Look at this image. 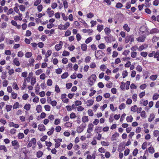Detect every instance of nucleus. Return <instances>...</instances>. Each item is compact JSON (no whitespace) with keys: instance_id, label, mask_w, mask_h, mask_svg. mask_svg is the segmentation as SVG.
Returning a JSON list of instances; mask_svg holds the SVG:
<instances>
[{"instance_id":"obj_28","label":"nucleus","mask_w":159,"mask_h":159,"mask_svg":"<svg viewBox=\"0 0 159 159\" xmlns=\"http://www.w3.org/2000/svg\"><path fill=\"white\" fill-rule=\"evenodd\" d=\"M52 52L51 50H48L45 54V57L48 58L51 55Z\"/></svg>"},{"instance_id":"obj_13","label":"nucleus","mask_w":159,"mask_h":159,"mask_svg":"<svg viewBox=\"0 0 159 159\" xmlns=\"http://www.w3.org/2000/svg\"><path fill=\"white\" fill-rule=\"evenodd\" d=\"M19 16H15L14 17V19L15 20H21L22 19V18H21V16H22V15L21 14L19 13Z\"/></svg>"},{"instance_id":"obj_64","label":"nucleus","mask_w":159,"mask_h":159,"mask_svg":"<svg viewBox=\"0 0 159 159\" xmlns=\"http://www.w3.org/2000/svg\"><path fill=\"white\" fill-rule=\"evenodd\" d=\"M17 56L19 57H22L24 56V53L21 51L18 52Z\"/></svg>"},{"instance_id":"obj_23","label":"nucleus","mask_w":159,"mask_h":159,"mask_svg":"<svg viewBox=\"0 0 159 159\" xmlns=\"http://www.w3.org/2000/svg\"><path fill=\"white\" fill-rule=\"evenodd\" d=\"M87 45L85 43L82 44L81 45V49L84 51H85L87 50Z\"/></svg>"},{"instance_id":"obj_36","label":"nucleus","mask_w":159,"mask_h":159,"mask_svg":"<svg viewBox=\"0 0 159 159\" xmlns=\"http://www.w3.org/2000/svg\"><path fill=\"white\" fill-rule=\"evenodd\" d=\"M159 95L157 93H155L153 95L152 99L153 100H156L159 98Z\"/></svg>"},{"instance_id":"obj_45","label":"nucleus","mask_w":159,"mask_h":159,"mask_svg":"<svg viewBox=\"0 0 159 159\" xmlns=\"http://www.w3.org/2000/svg\"><path fill=\"white\" fill-rule=\"evenodd\" d=\"M123 7V4L120 2H118L116 3V7L117 8H120Z\"/></svg>"},{"instance_id":"obj_21","label":"nucleus","mask_w":159,"mask_h":159,"mask_svg":"<svg viewBox=\"0 0 159 159\" xmlns=\"http://www.w3.org/2000/svg\"><path fill=\"white\" fill-rule=\"evenodd\" d=\"M157 77V75H152L150 77L149 79L152 80H155Z\"/></svg>"},{"instance_id":"obj_31","label":"nucleus","mask_w":159,"mask_h":159,"mask_svg":"<svg viewBox=\"0 0 159 159\" xmlns=\"http://www.w3.org/2000/svg\"><path fill=\"white\" fill-rule=\"evenodd\" d=\"M12 87L13 89L18 90L19 89V88L16 82H14L13 84Z\"/></svg>"},{"instance_id":"obj_46","label":"nucleus","mask_w":159,"mask_h":159,"mask_svg":"<svg viewBox=\"0 0 159 159\" xmlns=\"http://www.w3.org/2000/svg\"><path fill=\"white\" fill-rule=\"evenodd\" d=\"M140 55L141 56L145 57L148 55V53L146 52H142L140 53Z\"/></svg>"},{"instance_id":"obj_58","label":"nucleus","mask_w":159,"mask_h":159,"mask_svg":"<svg viewBox=\"0 0 159 159\" xmlns=\"http://www.w3.org/2000/svg\"><path fill=\"white\" fill-rule=\"evenodd\" d=\"M88 114L90 116H92L93 115V111L92 110L89 109L88 111Z\"/></svg>"},{"instance_id":"obj_55","label":"nucleus","mask_w":159,"mask_h":159,"mask_svg":"<svg viewBox=\"0 0 159 159\" xmlns=\"http://www.w3.org/2000/svg\"><path fill=\"white\" fill-rule=\"evenodd\" d=\"M153 135L155 137H157L159 135V131L157 130H156L153 132Z\"/></svg>"},{"instance_id":"obj_7","label":"nucleus","mask_w":159,"mask_h":159,"mask_svg":"<svg viewBox=\"0 0 159 159\" xmlns=\"http://www.w3.org/2000/svg\"><path fill=\"white\" fill-rule=\"evenodd\" d=\"M61 43H62L61 41L60 42L59 44L56 45L55 46V48L57 51L60 50L62 48V45L61 44Z\"/></svg>"},{"instance_id":"obj_30","label":"nucleus","mask_w":159,"mask_h":159,"mask_svg":"<svg viewBox=\"0 0 159 159\" xmlns=\"http://www.w3.org/2000/svg\"><path fill=\"white\" fill-rule=\"evenodd\" d=\"M65 27L64 26V25L60 24V25H59L58 27V28L61 30H66V28H65Z\"/></svg>"},{"instance_id":"obj_57","label":"nucleus","mask_w":159,"mask_h":159,"mask_svg":"<svg viewBox=\"0 0 159 159\" xmlns=\"http://www.w3.org/2000/svg\"><path fill=\"white\" fill-rule=\"evenodd\" d=\"M159 39V38L155 36L153 37L152 41L153 43L156 42Z\"/></svg>"},{"instance_id":"obj_8","label":"nucleus","mask_w":159,"mask_h":159,"mask_svg":"<svg viewBox=\"0 0 159 159\" xmlns=\"http://www.w3.org/2000/svg\"><path fill=\"white\" fill-rule=\"evenodd\" d=\"M145 38V36L144 35H143L141 37H139L138 38H137V39L139 42H143L144 41Z\"/></svg>"},{"instance_id":"obj_60","label":"nucleus","mask_w":159,"mask_h":159,"mask_svg":"<svg viewBox=\"0 0 159 159\" xmlns=\"http://www.w3.org/2000/svg\"><path fill=\"white\" fill-rule=\"evenodd\" d=\"M129 52L130 51L129 50H125L123 52L122 54L125 56H127L129 54Z\"/></svg>"},{"instance_id":"obj_12","label":"nucleus","mask_w":159,"mask_h":159,"mask_svg":"<svg viewBox=\"0 0 159 159\" xmlns=\"http://www.w3.org/2000/svg\"><path fill=\"white\" fill-rule=\"evenodd\" d=\"M94 101L92 99H90L87 100L86 103L88 106H90L92 105Z\"/></svg>"},{"instance_id":"obj_15","label":"nucleus","mask_w":159,"mask_h":159,"mask_svg":"<svg viewBox=\"0 0 159 159\" xmlns=\"http://www.w3.org/2000/svg\"><path fill=\"white\" fill-rule=\"evenodd\" d=\"M148 100L143 101V100H141L140 101V103L142 105H143L144 106H146L148 104Z\"/></svg>"},{"instance_id":"obj_18","label":"nucleus","mask_w":159,"mask_h":159,"mask_svg":"<svg viewBox=\"0 0 159 159\" xmlns=\"http://www.w3.org/2000/svg\"><path fill=\"white\" fill-rule=\"evenodd\" d=\"M104 31L107 35H108L111 33V30L108 27H106L104 29Z\"/></svg>"},{"instance_id":"obj_49","label":"nucleus","mask_w":159,"mask_h":159,"mask_svg":"<svg viewBox=\"0 0 159 159\" xmlns=\"http://www.w3.org/2000/svg\"><path fill=\"white\" fill-rule=\"evenodd\" d=\"M45 110L47 111H49L50 110L51 107L49 105H46L44 106Z\"/></svg>"},{"instance_id":"obj_27","label":"nucleus","mask_w":159,"mask_h":159,"mask_svg":"<svg viewBox=\"0 0 159 159\" xmlns=\"http://www.w3.org/2000/svg\"><path fill=\"white\" fill-rule=\"evenodd\" d=\"M126 120L128 122H131L133 120V118L132 116H127L126 117Z\"/></svg>"},{"instance_id":"obj_52","label":"nucleus","mask_w":159,"mask_h":159,"mask_svg":"<svg viewBox=\"0 0 159 159\" xmlns=\"http://www.w3.org/2000/svg\"><path fill=\"white\" fill-rule=\"evenodd\" d=\"M18 137L19 139H22L24 137V134L23 133H19L18 134Z\"/></svg>"},{"instance_id":"obj_38","label":"nucleus","mask_w":159,"mask_h":159,"mask_svg":"<svg viewBox=\"0 0 159 159\" xmlns=\"http://www.w3.org/2000/svg\"><path fill=\"white\" fill-rule=\"evenodd\" d=\"M125 104L124 103H122L119 107V108L121 110L123 109H124L125 107Z\"/></svg>"},{"instance_id":"obj_2","label":"nucleus","mask_w":159,"mask_h":159,"mask_svg":"<svg viewBox=\"0 0 159 159\" xmlns=\"http://www.w3.org/2000/svg\"><path fill=\"white\" fill-rule=\"evenodd\" d=\"M95 56L97 59H100L105 55V53L102 50H99L95 52Z\"/></svg>"},{"instance_id":"obj_33","label":"nucleus","mask_w":159,"mask_h":159,"mask_svg":"<svg viewBox=\"0 0 159 159\" xmlns=\"http://www.w3.org/2000/svg\"><path fill=\"white\" fill-rule=\"evenodd\" d=\"M32 56V53L31 52H27L25 54L26 57L29 58L31 57Z\"/></svg>"},{"instance_id":"obj_20","label":"nucleus","mask_w":159,"mask_h":159,"mask_svg":"<svg viewBox=\"0 0 159 159\" xmlns=\"http://www.w3.org/2000/svg\"><path fill=\"white\" fill-rule=\"evenodd\" d=\"M36 110L38 113L41 112L42 111V106L41 105H38L36 107Z\"/></svg>"},{"instance_id":"obj_56","label":"nucleus","mask_w":159,"mask_h":159,"mask_svg":"<svg viewBox=\"0 0 159 159\" xmlns=\"http://www.w3.org/2000/svg\"><path fill=\"white\" fill-rule=\"evenodd\" d=\"M136 70L139 72H141L142 70V68L141 66L138 65L136 68Z\"/></svg>"},{"instance_id":"obj_51","label":"nucleus","mask_w":159,"mask_h":159,"mask_svg":"<svg viewBox=\"0 0 159 159\" xmlns=\"http://www.w3.org/2000/svg\"><path fill=\"white\" fill-rule=\"evenodd\" d=\"M47 13L48 14V16L49 17H51L53 15L54 12L53 11H47Z\"/></svg>"},{"instance_id":"obj_41","label":"nucleus","mask_w":159,"mask_h":159,"mask_svg":"<svg viewBox=\"0 0 159 159\" xmlns=\"http://www.w3.org/2000/svg\"><path fill=\"white\" fill-rule=\"evenodd\" d=\"M69 54L70 53L69 52L65 50L63 51L62 55L63 56H69Z\"/></svg>"},{"instance_id":"obj_62","label":"nucleus","mask_w":159,"mask_h":159,"mask_svg":"<svg viewBox=\"0 0 159 159\" xmlns=\"http://www.w3.org/2000/svg\"><path fill=\"white\" fill-rule=\"evenodd\" d=\"M57 104V102L55 100L52 101L50 102V104L53 107L56 106Z\"/></svg>"},{"instance_id":"obj_19","label":"nucleus","mask_w":159,"mask_h":159,"mask_svg":"<svg viewBox=\"0 0 159 159\" xmlns=\"http://www.w3.org/2000/svg\"><path fill=\"white\" fill-rule=\"evenodd\" d=\"M123 27L124 29L125 30L127 31V32H128L130 31V29L128 26L127 24H125L124 25Z\"/></svg>"},{"instance_id":"obj_32","label":"nucleus","mask_w":159,"mask_h":159,"mask_svg":"<svg viewBox=\"0 0 159 159\" xmlns=\"http://www.w3.org/2000/svg\"><path fill=\"white\" fill-rule=\"evenodd\" d=\"M24 108L27 110H29L30 108V104H26L24 107Z\"/></svg>"},{"instance_id":"obj_47","label":"nucleus","mask_w":159,"mask_h":159,"mask_svg":"<svg viewBox=\"0 0 159 159\" xmlns=\"http://www.w3.org/2000/svg\"><path fill=\"white\" fill-rule=\"evenodd\" d=\"M19 103L18 102H16L13 105V109H17L19 107Z\"/></svg>"},{"instance_id":"obj_3","label":"nucleus","mask_w":159,"mask_h":159,"mask_svg":"<svg viewBox=\"0 0 159 159\" xmlns=\"http://www.w3.org/2000/svg\"><path fill=\"white\" fill-rule=\"evenodd\" d=\"M86 124L85 123H82L81 125L77 127V132L78 133H80L83 132L85 128Z\"/></svg>"},{"instance_id":"obj_59","label":"nucleus","mask_w":159,"mask_h":159,"mask_svg":"<svg viewBox=\"0 0 159 159\" xmlns=\"http://www.w3.org/2000/svg\"><path fill=\"white\" fill-rule=\"evenodd\" d=\"M128 75V72L126 70H125L123 72L122 75L123 78H125Z\"/></svg>"},{"instance_id":"obj_11","label":"nucleus","mask_w":159,"mask_h":159,"mask_svg":"<svg viewBox=\"0 0 159 159\" xmlns=\"http://www.w3.org/2000/svg\"><path fill=\"white\" fill-rule=\"evenodd\" d=\"M38 129L41 131H43L45 130V127L43 125H39L38 126Z\"/></svg>"},{"instance_id":"obj_34","label":"nucleus","mask_w":159,"mask_h":159,"mask_svg":"<svg viewBox=\"0 0 159 159\" xmlns=\"http://www.w3.org/2000/svg\"><path fill=\"white\" fill-rule=\"evenodd\" d=\"M12 106L7 105L6 107V109L7 110V111L8 112L11 110L12 108Z\"/></svg>"},{"instance_id":"obj_61","label":"nucleus","mask_w":159,"mask_h":159,"mask_svg":"<svg viewBox=\"0 0 159 159\" xmlns=\"http://www.w3.org/2000/svg\"><path fill=\"white\" fill-rule=\"evenodd\" d=\"M41 0H36L34 2V5L35 6H37L39 4L41 3Z\"/></svg>"},{"instance_id":"obj_54","label":"nucleus","mask_w":159,"mask_h":159,"mask_svg":"<svg viewBox=\"0 0 159 159\" xmlns=\"http://www.w3.org/2000/svg\"><path fill=\"white\" fill-rule=\"evenodd\" d=\"M72 83H69L66 84V87L67 89H69L72 87Z\"/></svg>"},{"instance_id":"obj_26","label":"nucleus","mask_w":159,"mask_h":159,"mask_svg":"<svg viewBox=\"0 0 159 159\" xmlns=\"http://www.w3.org/2000/svg\"><path fill=\"white\" fill-rule=\"evenodd\" d=\"M103 29V25H98L97 26V30L99 32H100Z\"/></svg>"},{"instance_id":"obj_39","label":"nucleus","mask_w":159,"mask_h":159,"mask_svg":"<svg viewBox=\"0 0 159 159\" xmlns=\"http://www.w3.org/2000/svg\"><path fill=\"white\" fill-rule=\"evenodd\" d=\"M36 82V79L35 78H32L31 79V84L34 85Z\"/></svg>"},{"instance_id":"obj_42","label":"nucleus","mask_w":159,"mask_h":159,"mask_svg":"<svg viewBox=\"0 0 159 159\" xmlns=\"http://www.w3.org/2000/svg\"><path fill=\"white\" fill-rule=\"evenodd\" d=\"M98 47L100 49H102L105 48L106 46L104 43H101L98 45Z\"/></svg>"},{"instance_id":"obj_5","label":"nucleus","mask_w":159,"mask_h":159,"mask_svg":"<svg viewBox=\"0 0 159 159\" xmlns=\"http://www.w3.org/2000/svg\"><path fill=\"white\" fill-rule=\"evenodd\" d=\"M11 144L12 146L14 147V149H17L20 147V145L17 140L12 141L11 142Z\"/></svg>"},{"instance_id":"obj_25","label":"nucleus","mask_w":159,"mask_h":159,"mask_svg":"<svg viewBox=\"0 0 159 159\" xmlns=\"http://www.w3.org/2000/svg\"><path fill=\"white\" fill-rule=\"evenodd\" d=\"M43 155V152L42 151H39L37 152V156L38 158L41 157Z\"/></svg>"},{"instance_id":"obj_50","label":"nucleus","mask_w":159,"mask_h":159,"mask_svg":"<svg viewBox=\"0 0 159 159\" xmlns=\"http://www.w3.org/2000/svg\"><path fill=\"white\" fill-rule=\"evenodd\" d=\"M17 94L15 93L14 92L11 93L12 98L13 99H16L17 97Z\"/></svg>"},{"instance_id":"obj_9","label":"nucleus","mask_w":159,"mask_h":159,"mask_svg":"<svg viewBox=\"0 0 159 159\" xmlns=\"http://www.w3.org/2000/svg\"><path fill=\"white\" fill-rule=\"evenodd\" d=\"M159 31V30H158V29L155 28L153 29L150 30L148 33L150 34H152L155 33H157Z\"/></svg>"},{"instance_id":"obj_37","label":"nucleus","mask_w":159,"mask_h":159,"mask_svg":"<svg viewBox=\"0 0 159 159\" xmlns=\"http://www.w3.org/2000/svg\"><path fill=\"white\" fill-rule=\"evenodd\" d=\"M101 144L102 146H107L109 145V142L102 141L101 142Z\"/></svg>"},{"instance_id":"obj_40","label":"nucleus","mask_w":159,"mask_h":159,"mask_svg":"<svg viewBox=\"0 0 159 159\" xmlns=\"http://www.w3.org/2000/svg\"><path fill=\"white\" fill-rule=\"evenodd\" d=\"M82 31L84 33L89 32V33H91L93 32V31L92 30H90V29L86 30V29H84L82 30Z\"/></svg>"},{"instance_id":"obj_4","label":"nucleus","mask_w":159,"mask_h":159,"mask_svg":"<svg viewBox=\"0 0 159 159\" xmlns=\"http://www.w3.org/2000/svg\"><path fill=\"white\" fill-rule=\"evenodd\" d=\"M134 38L132 35L127 36L125 38V42L126 43H128L129 41H130V42H132L134 41Z\"/></svg>"},{"instance_id":"obj_29","label":"nucleus","mask_w":159,"mask_h":159,"mask_svg":"<svg viewBox=\"0 0 159 159\" xmlns=\"http://www.w3.org/2000/svg\"><path fill=\"white\" fill-rule=\"evenodd\" d=\"M140 116L143 118H145L146 117V113L144 111H143L141 112Z\"/></svg>"},{"instance_id":"obj_10","label":"nucleus","mask_w":159,"mask_h":159,"mask_svg":"<svg viewBox=\"0 0 159 159\" xmlns=\"http://www.w3.org/2000/svg\"><path fill=\"white\" fill-rule=\"evenodd\" d=\"M18 58H15L13 61V62L14 63V65H16L17 66H19L20 64L18 61Z\"/></svg>"},{"instance_id":"obj_16","label":"nucleus","mask_w":159,"mask_h":159,"mask_svg":"<svg viewBox=\"0 0 159 159\" xmlns=\"http://www.w3.org/2000/svg\"><path fill=\"white\" fill-rule=\"evenodd\" d=\"M155 118L154 115L153 114H150L149 117L148 118V120L149 122L152 121Z\"/></svg>"},{"instance_id":"obj_44","label":"nucleus","mask_w":159,"mask_h":159,"mask_svg":"<svg viewBox=\"0 0 159 159\" xmlns=\"http://www.w3.org/2000/svg\"><path fill=\"white\" fill-rule=\"evenodd\" d=\"M149 152L151 153H153L154 152V150L153 148L152 147H149L148 148Z\"/></svg>"},{"instance_id":"obj_35","label":"nucleus","mask_w":159,"mask_h":159,"mask_svg":"<svg viewBox=\"0 0 159 159\" xmlns=\"http://www.w3.org/2000/svg\"><path fill=\"white\" fill-rule=\"evenodd\" d=\"M3 150L5 152H7V149L6 147L4 145L0 146V150Z\"/></svg>"},{"instance_id":"obj_24","label":"nucleus","mask_w":159,"mask_h":159,"mask_svg":"<svg viewBox=\"0 0 159 159\" xmlns=\"http://www.w3.org/2000/svg\"><path fill=\"white\" fill-rule=\"evenodd\" d=\"M82 121L85 123L86 122H88L89 121V119L88 117L87 116H84L82 117Z\"/></svg>"},{"instance_id":"obj_43","label":"nucleus","mask_w":159,"mask_h":159,"mask_svg":"<svg viewBox=\"0 0 159 159\" xmlns=\"http://www.w3.org/2000/svg\"><path fill=\"white\" fill-rule=\"evenodd\" d=\"M39 89L40 87H39V84H38L35 87V92L36 93V94H38V93L37 92H38L39 91Z\"/></svg>"},{"instance_id":"obj_6","label":"nucleus","mask_w":159,"mask_h":159,"mask_svg":"<svg viewBox=\"0 0 159 159\" xmlns=\"http://www.w3.org/2000/svg\"><path fill=\"white\" fill-rule=\"evenodd\" d=\"M36 140L35 138H33L29 142L28 144L27 147L29 148L31 147L33 143L34 145H35L36 143Z\"/></svg>"},{"instance_id":"obj_48","label":"nucleus","mask_w":159,"mask_h":159,"mask_svg":"<svg viewBox=\"0 0 159 159\" xmlns=\"http://www.w3.org/2000/svg\"><path fill=\"white\" fill-rule=\"evenodd\" d=\"M65 125L67 127H70L72 125V123L69 122H68L65 124Z\"/></svg>"},{"instance_id":"obj_1","label":"nucleus","mask_w":159,"mask_h":159,"mask_svg":"<svg viewBox=\"0 0 159 159\" xmlns=\"http://www.w3.org/2000/svg\"><path fill=\"white\" fill-rule=\"evenodd\" d=\"M96 76L95 75L93 74L88 78L89 84L90 85H93L95 83L96 79Z\"/></svg>"},{"instance_id":"obj_22","label":"nucleus","mask_w":159,"mask_h":159,"mask_svg":"<svg viewBox=\"0 0 159 159\" xmlns=\"http://www.w3.org/2000/svg\"><path fill=\"white\" fill-rule=\"evenodd\" d=\"M68 75H69L67 72H65L61 75V78L62 79H66L68 76Z\"/></svg>"},{"instance_id":"obj_63","label":"nucleus","mask_w":159,"mask_h":159,"mask_svg":"<svg viewBox=\"0 0 159 159\" xmlns=\"http://www.w3.org/2000/svg\"><path fill=\"white\" fill-rule=\"evenodd\" d=\"M92 40V38L91 37H90L87 39L85 40V43H89Z\"/></svg>"},{"instance_id":"obj_17","label":"nucleus","mask_w":159,"mask_h":159,"mask_svg":"<svg viewBox=\"0 0 159 159\" xmlns=\"http://www.w3.org/2000/svg\"><path fill=\"white\" fill-rule=\"evenodd\" d=\"M119 136V134L117 133H115L114 134L112 135L111 138V140L112 141L116 140V137Z\"/></svg>"},{"instance_id":"obj_14","label":"nucleus","mask_w":159,"mask_h":159,"mask_svg":"<svg viewBox=\"0 0 159 159\" xmlns=\"http://www.w3.org/2000/svg\"><path fill=\"white\" fill-rule=\"evenodd\" d=\"M102 127L101 126H97L95 129V132L98 133L102 131Z\"/></svg>"},{"instance_id":"obj_53","label":"nucleus","mask_w":159,"mask_h":159,"mask_svg":"<svg viewBox=\"0 0 159 159\" xmlns=\"http://www.w3.org/2000/svg\"><path fill=\"white\" fill-rule=\"evenodd\" d=\"M54 116L52 115H50L48 117V119L51 121H52L54 119Z\"/></svg>"}]
</instances>
